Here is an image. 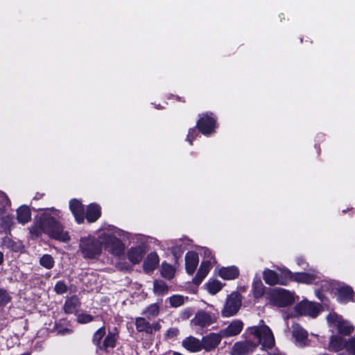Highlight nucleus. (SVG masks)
Returning <instances> with one entry per match:
<instances>
[{
    "label": "nucleus",
    "mask_w": 355,
    "mask_h": 355,
    "mask_svg": "<svg viewBox=\"0 0 355 355\" xmlns=\"http://www.w3.org/2000/svg\"><path fill=\"white\" fill-rule=\"evenodd\" d=\"M61 218L60 210L46 209L35 216L33 225L30 227V233L33 237H39L44 233L53 239L68 242L71 237L61 224Z\"/></svg>",
    "instance_id": "1"
},
{
    "label": "nucleus",
    "mask_w": 355,
    "mask_h": 355,
    "mask_svg": "<svg viewBox=\"0 0 355 355\" xmlns=\"http://www.w3.org/2000/svg\"><path fill=\"white\" fill-rule=\"evenodd\" d=\"M245 334L253 337L255 343L261 345L262 350L272 349L275 345V339L272 329L261 320L258 324L249 327L245 329Z\"/></svg>",
    "instance_id": "2"
},
{
    "label": "nucleus",
    "mask_w": 355,
    "mask_h": 355,
    "mask_svg": "<svg viewBox=\"0 0 355 355\" xmlns=\"http://www.w3.org/2000/svg\"><path fill=\"white\" fill-rule=\"evenodd\" d=\"M124 234L123 232L115 227L104 231L99 234L101 248L103 247L105 250L112 255L119 257L124 253L125 245L120 240V237Z\"/></svg>",
    "instance_id": "3"
},
{
    "label": "nucleus",
    "mask_w": 355,
    "mask_h": 355,
    "mask_svg": "<svg viewBox=\"0 0 355 355\" xmlns=\"http://www.w3.org/2000/svg\"><path fill=\"white\" fill-rule=\"evenodd\" d=\"M78 252L85 259H96L102 253V248L99 236L96 239L92 236H87L80 239Z\"/></svg>",
    "instance_id": "4"
},
{
    "label": "nucleus",
    "mask_w": 355,
    "mask_h": 355,
    "mask_svg": "<svg viewBox=\"0 0 355 355\" xmlns=\"http://www.w3.org/2000/svg\"><path fill=\"white\" fill-rule=\"evenodd\" d=\"M267 298L271 304L279 307L289 306L295 301V295L284 288L270 290L267 293Z\"/></svg>",
    "instance_id": "5"
},
{
    "label": "nucleus",
    "mask_w": 355,
    "mask_h": 355,
    "mask_svg": "<svg viewBox=\"0 0 355 355\" xmlns=\"http://www.w3.org/2000/svg\"><path fill=\"white\" fill-rule=\"evenodd\" d=\"M279 270L288 279H293L300 283H317L318 279H320V273L314 270H311V272H296L295 274L285 268H279Z\"/></svg>",
    "instance_id": "6"
},
{
    "label": "nucleus",
    "mask_w": 355,
    "mask_h": 355,
    "mask_svg": "<svg viewBox=\"0 0 355 355\" xmlns=\"http://www.w3.org/2000/svg\"><path fill=\"white\" fill-rule=\"evenodd\" d=\"M241 305V295L237 293H231L226 300L222 310V315L225 318L234 315L239 311Z\"/></svg>",
    "instance_id": "7"
},
{
    "label": "nucleus",
    "mask_w": 355,
    "mask_h": 355,
    "mask_svg": "<svg viewBox=\"0 0 355 355\" xmlns=\"http://www.w3.org/2000/svg\"><path fill=\"white\" fill-rule=\"evenodd\" d=\"M327 322L330 327H336L341 334L347 336L354 331V327L349 322L343 320L336 313H330L327 316Z\"/></svg>",
    "instance_id": "8"
},
{
    "label": "nucleus",
    "mask_w": 355,
    "mask_h": 355,
    "mask_svg": "<svg viewBox=\"0 0 355 355\" xmlns=\"http://www.w3.org/2000/svg\"><path fill=\"white\" fill-rule=\"evenodd\" d=\"M211 115L212 114H202L198 121V128L200 132L205 135L211 134L216 128V120Z\"/></svg>",
    "instance_id": "9"
},
{
    "label": "nucleus",
    "mask_w": 355,
    "mask_h": 355,
    "mask_svg": "<svg viewBox=\"0 0 355 355\" xmlns=\"http://www.w3.org/2000/svg\"><path fill=\"white\" fill-rule=\"evenodd\" d=\"M257 347L255 341L245 340L236 343L231 350L232 355H247Z\"/></svg>",
    "instance_id": "10"
},
{
    "label": "nucleus",
    "mask_w": 355,
    "mask_h": 355,
    "mask_svg": "<svg viewBox=\"0 0 355 355\" xmlns=\"http://www.w3.org/2000/svg\"><path fill=\"white\" fill-rule=\"evenodd\" d=\"M295 311L300 315L317 316L319 309L315 304L308 301H302L295 306Z\"/></svg>",
    "instance_id": "11"
},
{
    "label": "nucleus",
    "mask_w": 355,
    "mask_h": 355,
    "mask_svg": "<svg viewBox=\"0 0 355 355\" xmlns=\"http://www.w3.org/2000/svg\"><path fill=\"white\" fill-rule=\"evenodd\" d=\"M281 272H282L280 270ZM284 277H279L276 272L270 269H266L263 272V278L265 282L269 285L282 284L286 285L288 277L282 273Z\"/></svg>",
    "instance_id": "12"
},
{
    "label": "nucleus",
    "mask_w": 355,
    "mask_h": 355,
    "mask_svg": "<svg viewBox=\"0 0 355 355\" xmlns=\"http://www.w3.org/2000/svg\"><path fill=\"white\" fill-rule=\"evenodd\" d=\"M244 324L241 320H232L225 328L221 329L223 338L232 337L239 335L243 329Z\"/></svg>",
    "instance_id": "13"
},
{
    "label": "nucleus",
    "mask_w": 355,
    "mask_h": 355,
    "mask_svg": "<svg viewBox=\"0 0 355 355\" xmlns=\"http://www.w3.org/2000/svg\"><path fill=\"white\" fill-rule=\"evenodd\" d=\"M216 321V318L212 315L205 312L199 311L195 317L191 320V323L194 326H200L205 327L210 325Z\"/></svg>",
    "instance_id": "14"
},
{
    "label": "nucleus",
    "mask_w": 355,
    "mask_h": 355,
    "mask_svg": "<svg viewBox=\"0 0 355 355\" xmlns=\"http://www.w3.org/2000/svg\"><path fill=\"white\" fill-rule=\"evenodd\" d=\"M222 338L223 337L220 332L218 334H209V335L203 337L201 340L202 349H203L206 351H211L214 349L218 345Z\"/></svg>",
    "instance_id": "15"
},
{
    "label": "nucleus",
    "mask_w": 355,
    "mask_h": 355,
    "mask_svg": "<svg viewBox=\"0 0 355 355\" xmlns=\"http://www.w3.org/2000/svg\"><path fill=\"white\" fill-rule=\"evenodd\" d=\"M136 329L138 331H144L147 334H153L160 329L161 326L158 322L150 324L144 318H137L135 320Z\"/></svg>",
    "instance_id": "16"
},
{
    "label": "nucleus",
    "mask_w": 355,
    "mask_h": 355,
    "mask_svg": "<svg viewBox=\"0 0 355 355\" xmlns=\"http://www.w3.org/2000/svg\"><path fill=\"white\" fill-rule=\"evenodd\" d=\"M146 252V246L142 243L135 247H132L128 251V258L133 264L139 263Z\"/></svg>",
    "instance_id": "17"
},
{
    "label": "nucleus",
    "mask_w": 355,
    "mask_h": 355,
    "mask_svg": "<svg viewBox=\"0 0 355 355\" xmlns=\"http://www.w3.org/2000/svg\"><path fill=\"white\" fill-rule=\"evenodd\" d=\"M69 209L78 223H83L85 220L84 207L77 199H72L69 202Z\"/></svg>",
    "instance_id": "18"
},
{
    "label": "nucleus",
    "mask_w": 355,
    "mask_h": 355,
    "mask_svg": "<svg viewBox=\"0 0 355 355\" xmlns=\"http://www.w3.org/2000/svg\"><path fill=\"white\" fill-rule=\"evenodd\" d=\"M292 335L295 342L299 345H306L307 343L308 333L298 324H294L292 327Z\"/></svg>",
    "instance_id": "19"
},
{
    "label": "nucleus",
    "mask_w": 355,
    "mask_h": 355,
    "mask_svg": "<svg viewBox=\"0 0 355 355\" xmlns=\"http://www.w3.org/2000/svg\"><path fill=\"white\" fill-rule=\"evenodd\" d=\"M198 255L193 251L188 252L185 255L186 270L189 274H193L198 264Z\"/></svg>",
    "instance_id": "20"
},
{
    "label": "nucleus",
    "mask_w": 355,
    "mask_h": 355,
    "mask_svg": "<svg viewBox=\"0 0 355 355\" xmlns=\"http://www.w3.org/2000/svg\"><path fill=\"white\" fill-rule=\"evenodd\" d=\"M159 262V259L157 254L155 252H150L148 254L144 262V270L147 272H152L157 268Z\"/></svg>",
    "instance_id": "21"
},
{
    "label": "nucleus",
    "mask_w": 355,
    "mask_h": 355,
    "mask_svg": "<svg viewBox=\"0 0 355 355\" xmlns=\"http://www.w3.org/2000/svg\"><path fill=\"white\" fill-rule=\"evenodd\" d=\"M182 346L187 350L191 352H199L202 349L201 340L193 337L189 336L182 341Z\"/></svg>",
    "instance_id": "22"
},
{
    "label": "nucleus",
    "mask_w": 355,
    "mask_h": 355,
    "mask_svg": "<svg viewBox=\"0 0 355 355\" xmlns=\"http://www.w3.org/2000/svg\"><path fill=\"white\" fill-rule=\"evenodd\" d=\"M347 341L338 336H332L329 345V349L335 352L347 349Z\"/></svg>",
    "instance_id": "23"
},
{
    "label": "nucleus",
    "mask_w": 355,
    "mask_h": 355,
    "mask_svg": "<svg viewBox=\"0 0 355 355\" xmlns=\"http://www.w3.org/2000/svg\"><path fill=\"white\" fill-rule=\"evenodd\" d=\"M219 276L227 280L234 279L239 275V270L236 266L223 267L219 270Z\"/></svg>",
    "instance_id": "24"
},
{
    "label": "nucleus",
    "mask_w": 355,
    "mask_h": 355,
    "mask_svg": "<svg viewBox=\"0 0 355 355\" xmlns=\"http://www.w3.org/2000/svg\"><path fill=\"white\" fill-rule=\"evenodd\" d=\"M101 214V207L99 205L91 204L87 207L85 218H86L89 223H93L100 217Z\"/></svg>",
    "instance_id": "25"
},
{
    "label": "nucleus",
    "mask_w": 355,
    "mask_h": 355,
    "mask_svg": "<svg viewBox=\"0 0 355 355\" xmlns=\"http://www.w3.org/2000/svg\"><path fill=\"white\" fill-rule=\"evenodd\" d=\"M17 218L19 223L21 224L27 223L31 220V213L28 207L21 206L17 210Z\"/></svg>",
    "instance_id": "26"
},
{
    "label": "nucleus",
    "mask_w": 355,
    "mask_h": 355,
    "mask_svg": "<svg viewBox=\"0 0 355 355\" xmlns=\"http://www.w3.org/2000/svg\"><path fill=\"white\" fill-rule=\"evenodd\" d=\"M161 275L167 279H171L175 277V269L173 266L166 262L162 263L161 267Z\"/></svg>",
    "instance_id": "27"
},
{
    "label": "nucleus",
    "mask_w": 355,
    "mask_h": 355,
    "mask_svg": "<svg viewBox=\"0 0 355 355\" xmlns=\"http://www.w3.org/2000/svg\"><path fill=\"white\" fill-rule=\"evenodd\" d=\"M154 293L158 295H164L168 293V287L167 284L162 280H155L154 282Z\"/></svg>",
    "instance_id": "28"
},
{
    "label": "nucleus",
    "mask_w": 355,
    "mask_h": 355,
    "mask_svg": "<svg viewBox=\"0 0 355 355\" xmlns=\"http://www.w3.org/2000/svg\"><path fill=\"white\" fill-rule=\"evenodd\" d=\"M117 340L116 334L114 333H109L105 337L101 346H99L100 349H106L108 347L113 348L115 346Z\"/></svg>",
    "instance_id": "29"
},
{
    "label": "nucleus",
    "mask_w": 355,
    "mask_h": 355,
    "mask_svg": "<svg viewBox=\"0 0 355 355\" xmlns=\"http://www.w3.org/2000/svg\"><path fill=\"white\" fill-rule=\"evenodd\" d=\"M252 290L255 297H261L265 292V287L260 279H254L252 283Z\"/></svg>",
    "instance_id": "30"
},
{
    "label": "nucleus",
    "mask_w": 355,
    "mask_h": 355,
    "mask_svg": "<svg viewBox=\"0 0 355 355\" xmlns=\"http://www.w3.org/2000/svg\"><path fill=\"white\" fill-rule=\"evenodd\" d=\"M352 289L349 286H343L338 289V299L340 302H345L352 297Z\"/></svg>",
    "instance_id": "31"
},
{
    "label": "nucleus",
    "mask_w": 355,
    "mask_h": 355,
    "mask_svg": "<svg viewBox=\"0 0 355 355\" xmlns=\"http://www.w3.org/2000/svg\"><path fill=\"white\" fill-rule=\"evenodd\" d=\"M223 287V284L218 280L213 279L209 281L207 284V288L209 293L214 295L219 292Z\"/></svg>",
    "instance_id": "32"
},
{
    "label": "nucleus",
    "mask_w": 355,
    "mask_h": 355,
    "mask_svg": "<svg viewBox=\"0 0 355 355\" xmlns=\"http://www.w3.org/2000/svg\"><path fill=\"white\" fill-rule=\"evenodd\" d=\"M159 312V306L157 304H150L146 308L144 313L148 318H153L157 316Z\"/></svg>",
    "instance_id": "33"
},
{
    "label": "nucleus",
    "mask_w": 355,
    "mask_h": 355,
    "mask_svg": "<svg viewBox=\"0 0 355 355\" xmlns=\"http://www.w3.org/2000/svg\"><path fill=\"white\" fill-rule=\"evenodd\" d=\"M40 263L43 267L47 269H51L54 266L53 258L49 254L43 255L40 258Z\"/></svg>",
    "instance_id": "34"
},
{
    "label": "nucleus",
    "mask_w": 355,
    "mask_h": 355,
    "mask_svg": "<svg viewBox=\"0 0 355 355\" xmlns=\"http://www.w3.org/2000/svg\"><path fill=\"white\" fill-rule=\"evenodd\" d=\"M78 300L76 297L68 299L64 304V311L67 313H72L78 305Z\"/></svg>",
    "instance_id": "35"
},
{
    "label": "nucleus",
    "mask_w": 355,
    "mask_h": 355,
    "mask_svg": "<svg viewBox=\"0 0 355 355\" xmlns=\"http://www.w3.org/2000/svg\"><path fill=\"white\" fill-rule=\"evenodd\" d=\"M105 335V327H101L98 329L94 334L93 341L94 343L98 346L99 348V346H101V340Z\"/></svg>",
    "instance_id": "36"
},
{
    "label": "nucleus",
    "mask_w": 355,
    "mask_h": 355,
    "mask_svg": "<svg viewBox=\"0 0 355 355\" xmlns=\"http://www.w3.org/2000/svg\"><path fill=\"white\" fill-rule=\"evenodd\" d=\"M184 297L182 295H174L169 298L171 306L173 307H178L184 304Z\"/></svg>",
    "instance_id": "37"
},
{
    "label": "nucleus",
    "mask_w": 355,
    "mask_h": 355,
    "mask_svg": "<svg viewBox=\"0 0 355 355\" xmlns=\"http://www.w3.org/2000/svg\"><path fill=\"white\" fill-rule=\"evenodd\" d=\"M11 300L8 292L0 288V306H6Z\"/></svg>",
    "instance_id": "38"
},
{
    "label": "nucleus",
    "mask_w": 355,
    "mask_h": 355,
    "mask_svg": "<svg viewBox=\"0 0 355 355\" xmlns=\"http://www.w3.org/2000/svg\"><path fill=\"white\" fill-rule=\"evenodd\" d=\"M54 289L58 294H62L67 291V286L63 282L60 281L56 283Z\"/></svg>",
    "instance_id": "39"
},
{
    "label": "nucleus",
    "mask_w": 355,
    "mask_h": 355,
    "mask_svg": "<svg viewBox=\"0 0 355 355\" xmlns=\"http://www.w3.org/2000/svg\"><path fill=\"white\" fill-rule=\"evenodd\" d=\"M92 319H93V318L92 315H90L89 314H86V313L79 314L77 316V321L79 323H82V324L89 322L92 320Z\"/></svg>",
    "instance_id": "40"
},
{
    "label": "nucleus",
    "mask_w": 355,
    "mask_h": 355,
    "mask_svg": "<svg viewBox=\"0 0 355 355\" xmlns=\"http://www.w3.org/2000/svg\"><path fill=\"white\" fill-rule=\"evenodd\" d=\"M207 274L208 272L205 269H203V268L200 267L195 277L196 282H201L202 279L207 276Z\"/></svg>",
    "instance_id": "41"
},
{
    "label": "nucleus",
    "mask_w": 355,
    "mask_h": 355,
    "mask_svg": "<svg viewBox=\"0 0 355 355\" xmlns=\"http://www.w3.org/2000/svg\"><path fill=\"white\" fill-rule=\"evenodd\" d=\"M347 350L353 355H355V336L351 338L347 341Z\"/></svg>",
    "instance_id": "42"
},
{
    "label": "nucleus",
    "mask_w": 355,
    "mask_h": 355,
    "mask_svg": "<svg viewBox=\"0 0 355 355\" xmlns=\"http://www.w3.org/2000/svg\"><path fill=\"white\" fill-rule=\"evenodd\" d=\"M198 135V132L196 128H191L189 130V133L187 137V140L189 142L191 145L193 144V139Z\"/></svg>",
    "instance_id": "43"
},
{
    "label": "nucleus",
    "mask_w": 355,
    "mask_h": 355,
    "mask_svg": "<svg viewBox=\"0 0 355 355\" xmlns=\"http://www.w3.org/2000/svg\"><path fill=\"white\" fill-rule=\"evenodd\" d=\"M215 260L211 261V259H206L203 260L200 267L203 268V269H205L208 272H209L211 268L212 267L213 264L215 263Z\"/></svg>",
    "instance_id": "44"
},
{
    "label": "nucleus",
    "mask_w": 355,
    "mask_h": 355,
    "mask_svg": "<svg viewBox=\"0 0 355 355\" xmlns=\"http://www.w3.org/2000/svg\"><path fill=\"white\" fill-rule=\"evenodd\" d=\"M9 199L5 193L0 191V206L6 207L9 205Z\"/></svg>",
    "instance_id": "45"
},
{
    "label": "nucleus",
    "mask_w": 355,
    "mask_h": 355,
    "mask_svg": "<svg viewBox=\"0 0 355 355\" xmlns=\"http://www.w3.org/2000/svg\"><path fill=\"white\" fill-rule=\"evenodd\" d=\"M202 254L203 256L204 260L211 259V261L215 260L213 257L212 252L210 250L207 248H203L202 250Z\"/></svg>",
    "instance_id": "46"
},
{
    "label": "nucleus",
    "mask_w": 355,
    "mask_h": 355,
    "mask_svg": "<svg viewBox=\"0 0 355 355\" xmlns=\"http://www.w3.org/2000/svg\"><path fill=\"white\" fill-rule=\"evenodd\" d=\"M178 330L175 328L170 329L167 332V335L169 337L175 336L178 335Z\"/></svg>",
    "instance_id": "47"
},
{
    "label": "nucleus",
    "mask_w": 355,
    "mask_h": 355,
    "mask_svg": "<svg viewBox=\"0 0 355 355\" xmlns=\"http://www.w3.org/2000/svg\"><path fill=\"white\" fill-rule=\"evenodd\" d=\"M3 254L1 252H0V265L3 263Z\"/></svg>",
    "instance_id": "48"
},
{
    "label": "nucleus",
    "mask_w": 355,
    "mask_h": 355,
    "mask_svg": "<svg viewBox=\"0 0 355 355\" xmlns=\"http://www.w3.org/2000/svg\"><path fill=\"white\" fill-rule=\"evenodd\" d=\"M297 264H299V265H301L304 262L303 259L301 258L297 259Z\"/></svg>",
    "instance_id": "49"
},
{
    "label": "nucleus",
    "mask_w": 355,
    "mask_h": 355,
    "mask_svg": "<svg viewBox=\"0 0 355 355\" xmlns=\"http://www.w3.org/2000/svg\"><path fill=\"white\" fill-rule=\"evenodd\" d=\"M272 355H284V354L281 353V352H278V353H276V354H272Z\"/></svg>",
    "instance_id": "50"
},
{
    "label": "nucleus",
    "mask_w": 355,
    "mask_h": 355,
    "mask_svg": "<svg viewBox=\"0 0 355 355\" xmlns=\"http://www.w3.org/2000/svg\"><path fill=\"white\" fill-rule=\"evenodd\" d=\"M338 355H341V354H338Z\"/></svg>",
    "instance_id": "51"
}]
</instances>
